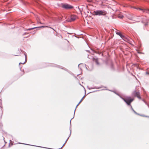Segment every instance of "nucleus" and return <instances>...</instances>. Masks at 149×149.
Returning <instances> with one entry per match:
<instances>
[{
    "instance_id": "nucleus-1",
    "label": "nucleus",
    "mask_w": 149,
    "mask_h": 149,
    "mask_svg": "<svg viewBox=\"0 0 149 149\" xmlns=\"http://www.w3.org/2000/svg\"><path fill=\"white\" fill-rule=\"evenodd\" d=\"M121 98L128 105H130L132 110L135 113L137 114L136 112L133 109L132 106L130 104L131 103L133 100V99H131L130 97H127L125 98H124L121 97Z\"/></svg>"
},
{
    "instance_id": "nucleus-2",
    "label": "nucleus",
    "mask_w": 149,
    "mask_h": 149,
    "mask_svg": "<svg viewBox=\"0 0 149 149\" xmlns=\"http://www.w3.org/2000/svg\"><path fill=\"white\" fill-rule=\"evenodd\" d=\"M107 14V12L104 10H95L93 11V14L95 15L105 16Z\"/></svg>"
},
{
    "instance_id": "nucleus-3",
    "label": "nucleus",
    "mask_w": 149,
    "mask_h": 149,
    "mask_svg": "<svg viewBox=\"0 0 149 149\" xmlns=\"http://www.w3.org/2000/svg\"><path fill=\"white\" fill-rule=\"evenodd\" d=\"M119 36H120L121 38L123 39L124 40H125V41L127 42H129V43L130 44H132V42L131 40H132L130 39L129 38H128L127 37H126L122 35L121 34L120 35H119Z\"/></svg>"
},
{
    "instance_id": "nucleus-4",
    "label": "nucleus",
    "mask_w": 149,
    "mask_h": 149,
    "mask_svg": "<svg viewBox=\"0 0 149 149\" xmlns=\"http://www.w3.org/2000/svg\"><path fill=\"white\" fill-rule=\"evenodd\" d=\"M62 7L66 9H71L73 8L72 6L67 3L63 4L62 6Z\"/></svg>"
},
{
    "instance_id": "nucleus-5",
    "label": "nucleus",
    "mask_w": 149,
    "mask_h": 149,
    "mask_svg": "<svg viewBox=\"0 0 149 149\" xmlns=\"http://www.w3.org/2000/svg\"><path fill=\"white\" fill-rule=\"evenodd\" d=\"M77 18V16L74 15H73L71 16L70 19L68 20V21L71 22L72 21L75 20Z\"/></svg>"
},
{
    "instance_id": "nucleus-6",
    "label": "nucleus",
    "mask_w": 149,
    "mask_h": 149,
    "mask_svg": "<svg viewBox=\"0 0 149 149\" xmlns=\"http://www.w3.org/2000/svg\"><path fill=\"white\" fill-rule=\"evenodd\" d=\"M133 94L135 96L137 97L139 99H140L141 98V97L140 96V93L139 92H136L135 91H134Z\"/></svg>"
},
{
    "instance_id": "nucleus-7",
    "label": "nucleus",
    "mask_w": 149,
    "mask_h": 149,
    "mask_svg": "<svg viewBox=\"0 0 149 149\" xmlns=\"http://www.w3.org/2000/svg\"><path fill=\"white\" fill-rule=\"evenodd\" d=\"M135 8L137 10H140L143 11V12L144 13H148L149 14V9H146V10H143V9L140 8Z\"/></svg>"
},
{
    "instance_id": "nucleus-8",
    "label": "nucleus",
    "mask_w": 149,
    "mask_h": 149,
    "mask_svg": "<svg viewBox=\"0 0 149 149\" xmlns=\"http://www.w3.org/2000/svg\"><path fill=\"white\" fill-rule=\"evenodd\" d=\"M49 27L48 26H42L40 27H34V28H31L29 29H27V30H30L31 29H35L36 28H43V27Z\"/></svg>"
},
{
    "instance_id": "nucleus-9",
    "label": "nucleus",
    "mask_w": 149,
    "mask_h": 149,
    "mask_svg": "<svg viewBox=\"0 0 149 149\" xmlns=\"http://www.w3.org/2000/svg\"><path fill=\"white\" fill-rule=\"evenodd\" d=\"M85 96V95H84L83 97L81 99V100L79 102V103H78V104H77V105L76 107V108L75 109V110L74 111V114H75V110H76V108H77V106L79 104L81 103V101H82L83 99V98Z\"/></svg>"
},
{
    "instance_id": "nucleus-10",
    "label": "nucleus",
    "mask_w": 149,
    "mask_h": 149,
    "mask_svg": "<svg viewBox=\"0 0 149 149\" xmlns=\"http://www.w3.org/2000/svg\"><path fill=\"white\" fill-rule=\"evenodd\" d=\"M118 17L122 19L123 17V16L122 15H120L118 16Z\"/></svg>"
},
{
    "instance_id": "nucleus-11",
    "label": "nucleus",
    "mask_w": 149,
    "mask_h": 149,
    "mask_svg": "<svg viewBox=\"0 0 149 149\" xmlns=\"http://www.w3.org/2000/svg\"><path fill=\"white\" fill-rule=\"evenodd\" d=\"M95 61L97 65L99 64V63L98 61L97 58L95 59Z\"/></svg>"
},
{
    "instance_id": "nucleus-12",
    "label": "nucleus",
    "mask_w": 149,
    "mask_h": 149,
    "mask_svg": "<svg viewBox=\"0 0 149 149\" xmlns=\"http://www.w3.org/2000/svg\"><path fill=\"white\" fill-rule=\"evenodd\" d=\"M143 20L142 21V22H143L145 21V20H146V17H144L143 18H142Z\"/></svg>"
},
{
    "instance_id": "nucleus-13",
    "label": "nucleus",
    "mask_w": 149,
    "mask_h": 149,
    "mask_svg": "<svg viewBox=\"0 0 149 149\" xmlns=\"http://www.w3.org/2000/svg\"><path fill=\"white\" fill-rule=\"evenodd\" d=\"M97 88V89H99V88H100V87H98V88H96V87H91L90 88L91 89H94V88Z\"/></svg>"
},
{
    "instance_id": "nucleus-14",
    "label": "nucleus",
    "mask_w": 149,
    "mask_h": 149,
    "mask_svg": "<svg viewBox=\"0 0 149 149\" xmlns=\"http://www.w3.org/2000/svg\"><path fill=\"white\" fill-rule=\"evenodd\" d=\"M116 34L118 35H120L121 34V33L120 32H116Z\"/></svg>"
},
{
    "instance_id": "nucleus-15",
    "label": "nucleus",
    "mask_w": 149,
    "mask_h": 149,
    "mask_svg": "<svg viewBox=\"0 0 149 149\" xmlns=\"http://www.w3.org/2000/svg\"><path fill=\"white\" fill-rule=\"evenodd\" d=\"M71 134V131H70V135L68 137V138L67 139H66V141H65V143H65H66V141H67L68 140V139H69V137H70V134Z\"/></svg>"
},
{
    "instance_id": "nucleus-16",
    "label": "nucleus",
    "mask_w": 149,
    "mask_h": 149,
    "mask_svg": "<svg viewBox=\"0 0 149 149\" xmlns=\"http://www.w3.org/2000/svg\"><path fill=\"white\" fill-rule=\"evenodd\" d=\"M128 18L129 19H131V20H133V19H134L133 17H128Z\"/></svg>"
},
{
    "instance_id": "nucleus-17",
    "label": "nucleus",
    "mask_w": 149,
    "mask_h": 149,
    "mask_svg": "<svg viewBox=\"0 0 149 149\" xmlns=\"http://www.w3.org/2000/svg\"><path fill=\"white\" fill-rule=\"evenodd\" d=\"M24 55H25V62L26 61V55H25V54H24Z\"/></svg>"
},
{
    "instance_id": "nucleus-18",
    "label": "nucleus",
    "mask_w": 149,
    "mask_h": 149,
    "mask_svg": "<svg viewBox=\"0 0 149 149\" xmlns=\"http://www.w3.org/2000/svg\"><path fill=\"white\" fill-rule=\"evenodd\" d=\"M64 144H63V145L62 146V147H61V148H59V149H61L62 148V147L63 146H64Z\"/></svg>"
},
{
    "instance_id": "nucleus-19",
    "label": "nucleus",
    "mask_w": 149,
    "mask_h": 149,
    "mask_svg": "<svg viewBox=\"0 0 149 149\" xmlns=\"http://www.w3.org/2000/svg\"><path fill=\"white\" fill-rule=\"evenodd\" d=\"M87 88H88V89H91L90 88V87H88V86L87 87Z\"/></svg>"
},
{
    "instance_id": "nucleus-20",
    "label": "nucleus",
    "mask_w": 149,
    "mask_h": 149,
    "mask_svg": "<svg viewBox=\"0 0 149 149\" xmlns=\"http://www.w3.org/2000/svg\"><path fill=\"white\" fill-rule=\"evenodd\" d=\"M147 24H148V23H146L145 24V25L146 26L147 25Z\"/></svg>"
},
{
    "instance_id": "nucleus-21",
    "label": "nucleus",
    "mask_w": 149,
    "mask_h": 149,
    "mask_svg": "<svg viewBox=\"0 0 149 149\" xmlns=\"http://www.w3.org/2000/svg\"><path fill=\"white\" fill-rule=\"evenodd\" d=\"M24 63H19V64H21H21H24Z\"/></svg>"
},
{
    "instance_id": "nucleus-22",
    "label": "nucleus",
    "mask_w": 149,
    "mask_h": 149,
    "mask_svg": "<svg viewBox=\"0 0 149 149\" xmlns=\"http://www.w3.org/2000/svg\"><path fill=\"white\" fill-rule=\"evenodd\" d=\"M146 74H149V73L148 72H146Z\"/></svg>"
},
{
    "instance_id": "nucleus-23",
    "label": "nucleus",
    "mask_w": 149,
    "mask_h": 149,
    "mask_svg": "<svg viewBox=\"0 0 149 149\" xmlns=\"http://www.w3.org/2000/svg\"><path fill=\"white\" fill-rule=\"evenodd\" d=\"M74 117H73V118H72V119H71V120H70V123H71V120L73 118H74Z\"/></svg>"
},
{
    "instance_id": "nucleus-24",
    "label": "nucleus",
    "mask_w": 149,
    "mask_h": 149,
    "mask_svg": "<svg viewBox=\"0 0 149 149\" xmlns=\"http://www.w3.org/2000/svg\"><path fill=\"white\" fill-rule=\"evenodd\" d=\"M81 64H79L78 65V67H79V65Z\"/></svg>"
},
{
    "instance_id": "nucleus-25",
    "label": "nucleus",
    "mask_w": 149,
    "mask_h": 149,
    "mask_svg": "<svg viewBox=\"0 0 149 149\" xmlns=\"http://www.w3.org/2000/svg\"><path fill=\"white\" fill-rule=\"evenodd\" d=\"M23 144H25V145H29L28 144H24V143H23Z\"/></svg>"
},
{
    "instance_id": "nucleus-26",
    "label": "nucleus",
    "mask_w": 149,
    "mask_h": 149,
    "mask_svg": "<svg viewBox=\"0 0 149 149\" xmlns=\"http://www.w3.org/2000/svg\"><path fill=\"white\" fill-rule=\"evenodd\" d=\"M38 23H40V24H41V23L40 22H38Z\"/></svg>"
}]
</instances>
